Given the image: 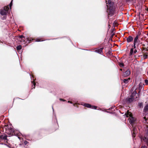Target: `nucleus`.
I'll return each instance as SVG.
<instances>
[{
	"mask_svg": "<svg viewBox=\"0 0 148 148\" xmlns=\"http://www.w3.org/2000/svg\"><path fill=\"white\" fill-rule=\"evenodd\" d=\"M106 4L107 8L109 10L110 14L111 15H113L114 11V8L113 6L114 3L112 2L111 0H108Z\"/></svg>",
	"mask_w": 148,
	"mask_h": 148,
	"instance_id": "f257e3e1",
	"label": "nucleus"
},
{
	"mask_svg": "<svg viewBox=\"0 0 148 148\" xmlns=\"http://www.w3.org/2000/svg\"><path fill=\"white\" fill-rule=\"evenodd\" d=\"M141 43L139 39V36L137 35L134 38L132 47H133L134 49H136L137 47H138Z\"/></svg>",
	"mask_w": 148,
	"mask_h": 148,
	"instance_id": "f03ea898",
	"label": "nucleus"
},
{
	"mask_svg": "<svg viewBox=\"0 0 148 148\" xmlns=\"http://www.w3.org/2000/svg\"><path fill=\"white\" fill-rule=\"evenodd\" d=\"M127 117H129L128 119L130 120L129 122L130 123L131 125H132L133 123L134 122L135 119L134 118L132 117V113L129 110H127V112L125 114Z\"/></svg>",
	"mask_w": 148,
	"mask_h": 148,
	"instance_id": "7ed1b4c3",
	"label": "nucleus"
},
{
	"mask_svg": "<svg viewBox=\"0 0 148 148\" xmlns=\"http://www.w3.org/2000/svg\"><path fill=\"white\" fill-rule=\"evenodd\" d=\"M9 9L8 6H5L4 8L1 10L0 14L2 15H6L8 13Z\"/></svg>",
	"mask_w": 148,
	"mask_h": 148,
	"instance_id": "20e7f679",
	"label": "nucleus"
},
{
	"mask_svg": "<svg viewBox=\"0 0 148 148\" xmlns=\"http://www.w3.org/2000/svg\"><path fill=\"white\" fill-rule=\"evenodd\" d=\"M84 106L86 107L94 109H96L97 108V107L96 106H91V105L87 103H84Z\"/></svg>",
	"mask_w": 148,
	"mask_h": 148,
	"instance_id": "39448f33",
	"label": "nucleus"
},
{
	"mask_svg": "<svg viewBox=\"0 0 148 148\" xmlns=\"http://www.w3.org/2000/svg\"><path fill=\"white\" fill-rule=\"evenodd\" d=\"M130 74V72L129 70H127L126 71L123 73V76L126 77L128 76Z\"/></svg>",
	"mask_w": 148,
	"mask_h": 148,
	"instance_id": "423d86ee",
	"label": "nucleus"
},
{
	"mask_svg": "<svg viewBox=\"0 0 148 148\" xmlns=\"http://www.w3.org/2000/svg\"><path fill=\"white\" fill-rule=\"evenodd\" d=\"M143 56L142 57L144 59H147L148 58V52L143 51Z\"/></svg>",
	"mask_w": 148,
	"mask_h": 148,
	"instance_id": "0eeeda50",
	"label": "nucleus"
},
{
	"mask_svg": "<svg viewBox=\"0 0 148 148\" xmlns=\"http://www.w3.org/2000/svg\"><path fill=\"white\" fill-rule=\"evenodd\" d=\"M135 97H132L130 96V97H128L126 101L128 103H131L134 100Z\"/></svg>",
	"mask_w": 148,
	"mask_h": 148,
	"instance_id": "6e6552de",
	"label": "nucleus"
},
{
	"mask_svg": "<svg viewBox=\"0 0 148 148\" xmlns=\"http://www.w3.org/2000/svg\"><path fill=\"white\" fill-rule=\"evenodd\" d=\"M133 38L131 36H129L127 38V42L129 43L133 41Z\"/></svg>",
	"mask_w": 148,
	"mask_h": 148,
	"instance_id": "1a4fd4ad",
	"label": "nucleus"
},
{
	"mask_svg": "<svg viewBox=\"0 0 148 148\" xmlns=\"http://www.w3.org/2000/svg\"><path fill=\"white\" fill-rule=\"evenodd\" d=\"M103 48H101L99 49L96 50L95 51L96 52L98 53H100V54H101L102 53V50L103 49Z\"/></svg>",
	"mask_w": 148,
	"mask_h": 148,
	"instance_id": "9d476101",
	"label": "nucleus"
},
{
	"mask_svg": "<svg viewBox=\"0 0 148 148\" xmlns=\"http://www.w3.org/2000/svg\"><path fill=\"white\" fill-rule=\"evenodd\" d=\"M148 111V104L146 105L144 108V111L146 112Z\"/></svg>",
	"mask_w": 148,
	"mask_h": 148,
	"instance_id": "9b49d317",
	"label": "nucleus"
},
{
	"mask_svg": "<svg viewBox=\"0 0 148 148\" xmlns=\"http://www.w3.org/2000/svg\"><path fill=\"white\" fill-rule=\"evenodd\" d=\"M8 136L7 135H2L0 136L1 139L3 140H6Z\"/></svg>",
	"mask_w": 148,
	"mask_h": 148,
	"instance_id": "f8f14e48",
	"label": "nucleus"
},
{
	"mask_svg": "<svg viewBox=\"0 0 148 148\" xmlns=\"http://www.w3.org/2000/svg\"><path fill=\"white\" fill-rule=\"evenodd\" d=\"M134 48H132L131 49L130 52V56H131L133 55H134Z\"/></svg>",
	"mask_w": 148,
	"mask_h": 148,
	"instance_id": "ddd939ff",
	"label": "nucleus"
},
{
	"mask_svg": "<svg viewBox=\"0 0 148 148\" xmlns=\"http://www.w3.org/2000/svg\"><path fill=\"white\" fill-rule=\"evenodd\" d=\"M137 94V92L136 90H134L132 94V95L131 96L132 97H134V96L136 95Z\"/></svg>",
	"mask_w": 148,
	"mask_h": 148,
	"instance_id": "4468645a",
	"label": "nucleus"
},
{
	"mask_svg": "<svg viewBox=\"0 0 148 148\" xmlns=\"http://www.w3.org/2000/svg\"><path fill=\"white\" fill-rule=\"evenodd\" d=\"M130 79H125L123 80V82L125 84H127L129 82V80H130Z\"/></svg>",
	"mask_w": 148,
	"mask_h": 148,
	"instance_id": "2eb2a0df",
	"label": "nucleus"
},
{
	"mask_svg": "<svg viewBox=\"0 0 148 148\" xmlns=\"http://www.w3.org/2000/svg\"><path fill=\"white\" fill-rule=\"evenodd\" d=\"M143 140L144 142L146 143L148 142V138H146V137H144Z\"/></svg>",
	"mask_w": 148,
	"mask_h": 148,
	"instance_id": "dca6fc26",
	"label": "nucleus"
},
{
	"mask_svg": "<svg viewBox=\"0 0 148 148\" xmlns=\"http://www.w3.org/2000/svg\"><path fill=\"white\" fill-rule=\"evenodd\" d=\"M22 47L21 45H19L16 47V49L17 50H20L21 49Z\"/></svg>",
	"mask_w": 148,
	"mask_h": 148,
	"instance_id": "f3484780",
	"label": "nucleus"
},
{
	"mask_svg": "<svg viewBox=\"0 0 148 148\" xmlns=\"http://www.w3.org/2000/svg\"><path fill=\"white\" fill-rule=\"evenodd\" d=\"M119 65L121 67H122L124 66V64L123 63H119Z\"/></svg>",
	"mask_w": 148,
	"mask_h": 148,
	"instance_id": "a211bd4d",
	"label": "nucleus"
},
{
	"mask_svg": "<svg viewBox=\"0 0 148 148\" xmlns=\"http://www.w3.org/2000/svg\"><path fill=\"white\" fill-rule=\"evenodd\" d=\"M136 128L134 127L133 128V132L134 134H135L136 133Z\"/></svg>",
	"mask_w": 148,
	"mask_h": 148,
	"instance_id": "6ab92c4d",
	"label": "nucleus"
},
{
	"mask_svg": "<svg viewBox=\"0 0 148 148\" xmlns=\"http://www.w3.org/2000/svg\"><path fill=\"white\" fill-rule=\"evenodd\" d=\"M145 85H148V80L147 79H145Z\"/></svg>",
	"mask_w": 148,
	"mask_h": 148,
	"instance_id": "aec40b11",
	"label": "nucleus"
},
{
	"mask_svg": "<svg viewBox=\"0 0 148 148\" xmlns=\"http://www.w3.org/2000/svg\"><path fill=\"white\" fill-rule=\"evenodd\" d=\"M12 1L9 4V6H10V9H11V6H12Z\"/></svg>",
	"mask_w": 148,
	"mask_h": 148,
	"instance_id": "412c9836",
	"label": "nucleus"
},
{
	"mask_svg": "<svg viewBox=\"0 0 148 148\" xmlns=\"http://www.w3.org/2000/svg\"><path fill=\"white\" fill-rule=\"evenodd\" d=\"M140 148H147V147L145 145L142 146Z\"/></svg>",
	"mask_w": 148,
	"mask_h": 148,
	"instance_id": "4be33fe9",
	"label": "nucleus"
},
{
	"mask_svg": "<svg viewBox=\"0 0 148 148\" xmlns=\"http://www.w3.org/2000/svg\"><path fill=\"white\" fill-rule=\"evenodd\" d=\"M19 38H24L23 36L20 35L19 36Z\"/></svg>",
	"mask_w": 148,
	"mask_h": 148,
	"instance_id": "5701e85b",
	"label": "nucleus"
},
{
	"mask_svg": "<svg viewBox=\"0 0 148 148\" xmlns=\"http://www.w3.org/2000/svg\"><path fill=\"white\" fill-rule=\"evenodd\" d=\"M134 50V54H135L137 52V50L136 49V48Z\"/></svg>",
	"mask_w": 148,
	"mask_h": 148,
	"instance_id": "b1692460",
	"label": "nucleus"
},
{
	"mask_svg": "<svg viewBox=\"0 0 148 148\" xmlns=\"http://www.w3.org/2000/svg\"><path fill=\"white\" fill-rule=\"evenodd\" d=\"M36 41L37 42H39L41 41V40L40 39H36Z\"/></svg>",
	"mask_w": 148,
	"mask_h": 148,
	"instance_id": "393cba45",
	"label": "nucleus"
},
{
	"mask_svg": "<svg viewBox=\"0 0 148 148\" xmlns=\"http://www.w3.org/2000/svg\"><path fill=\"white\" fill-rule=\"evenodd\" d=\"M33 85H34V86H32V87L34 88H35V83H34Z\"/></svg>",
	"mask_w": 148,
	"mask_h": 148,
	"instance_id": "a878e982",
	"label": "nucleus"
},
{
	"mask_svg": "<svg viewBox=\"0 0 148 148\" xmlns=\"http://www.w3.org/2000/svg\"><path fill=\"white\" fill-rule=\"evenodd\" d=\"M139 90H141V89L142 88H143L141 86H140V85H139Z\"/></svg>",
	"mask_w": 148,
	"mask_h": 148,
	"instance_id": "bb28decb",
	"label": "nucleus"
},
{
	"mask_svg": "<svg viewBox=\"0 0 148 148\" xmlns=\"http://www.w3.org/2000/svg\"><path fill=\"white\" fill-rule=\"evenodd\" d=\"M60 101H65V100H64V99H60Z\"/></svg>",
	"mask_w": 148,
	"mask_h": 148,
	"instance_id": "cd10ccee",
	"label": "nucleus"
},
{
	"mask_svg": "<svg viewBox=\"0 0 148 148\" xmlns=\"http://www.w3.org/2000/svg\"><path fill=\"white\" fill-rule=\"evenodd\" d=\"M27 143V141H25L24 142V143L26 145Z\"/></svg>",
	"mask_w": 148,
	"mask_h": 148,
	"instance_id": "c85d7f7f",
	"label": "nucleus"
},
{
	"mask_svg": "<svg viewBox=\"0 0 148 148\" xmlns=\"http://www.w3.org/2000/svg\"><path fill=\"white\" fill-rule=\"evenodd\" d=\"M68 103H72L71 102V101H68Z\"/></svg>",
	"mask_w": 148,
	"mask_h": 148,
	"instance_id": "c756f323",
	"label": "nucleus"
},
{
	"mask_svg": "<svg viewBox=\"0 0 148 148\" xmlns=\"http://www.w3.org/2000/svg\"><path fill=\"white\" fill-rule=\"evenodd\" d=\"M139 106H142V104L141 103L139 105Z\"/></svg>",
	"mask_w": 148,
	"mask_h": 148,
	"instance_id": "7c9ffc66",
	"label": "nucleus"
},
{
	"mask_svg": "<svg viewBox=\"0 0 148 148\" xmlns=\"http://www.w3.org/2000/svg\"><path fill=\"white\" fill-rule=\"evenodd\" d=\"M52 109H53V106H52Z\"/></svg>",
	"mask_w": 148,
	"mask_h": 148,
	"instance_id": "2f4dec72",
	"label": "nucleus"
},
{
	"mask_svg": "<svg viewBox=\"0 0 148 148\" xmlns=\"http://www.w3.org/2000/svg\"><path fill=\"white\" fill-rule=\"evenodd\" d=\"M140 90L139 91V92H138V93H140Z\"/></svg>",
	"mask_w": 148,
	"mask_h": 148,
	"instance_id": "473e14b6",
	"label": "nucleus"
},
{
	"mask_svg": "<svg viewBox=\"0 0 148 148\" xmlns=\"http://www.w3.org/2000/svg\"><path fill=\"white\" fill-rule=\"evenodd\" d=\"M120 70H121V71H122V69H120Z\"/></svg>",
	"mask_w": 148,
	"mask_h": 148,
	"instance_id": "72a5a7b5",
	"label": "nucleus"
}]
</instances>
